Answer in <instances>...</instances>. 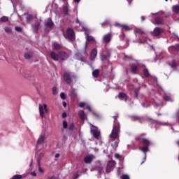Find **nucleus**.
<instances>
[{
	"mask_svg": "<svg viewBox=\"0 0 179 179\" xmlns=\"http://www.w3.org/2000/svg\"><path fill=\"white\" fill-rule=\"evenodd\" d=\"M32 55L31 53H25L24 54V58H26V59H30L31 58Z\"/></svg>",
	"mask_w": 179,
	"mask_h": 179,
	"instance_id": "nucleus-30",
	"label": "nucleus"
},
{
	"mask_svg": "<svg viewBox=\"0 0 179 179\" xmlns=\"http://www.w3.org/2000/svg\"><path fill=\"white\" fill-rule=\"evenodd\" d=\"M138 33H143V31L139 30V31H138Z\"/></svg>",
	"mask_w": 179,
	"mask_h": 179,
	"instance_id": "nucleus-52",
	"label": "nucleus"
},
{
	"mask_svg": "<svg viewBox=\"0 0 179 179\" xmlns=\"http://www.w3.org/2000/svg\"><path fill=\"white\" fill-rule=\"evenodd\" d=\"M139 150L143 152V153H146L149 150V146L145 145L143 148H140Z\"/></svg>",
	"mask_w": 179,
	"mask_h": 179,
	"instance_id": "nucleus-21",
	"label": "nucleus"
},
{
	"mask_svg": "<svg viewBox=\"0 0 179 179\" xmlns=\"http://www.w3.org/2000/svg\"><path fill=\"white\" fill-rule=\"evenodd\" d=\"M52 47L54 50H61V48H62L61 45L58 44L57 43H54Z\"/></svg>",
	"mask_w": 179,
	"mask_h": 179,
	"instance_id": "nucleus-17",
	"label": "nucleus"
},
{
	"mask_svg": "<svg viewBox=\"0 0 179 179\" xmlns=\"http://www.w3.org/2000/svg\"><path fill=\"white\" fill-rule=\"evenodd\" d=\"M110 40H111V34H108L103 36V41L105 43H110Z\"/></svg>",
	"mask_w": 179,
	"mask_h": 179,
	"instance_id": "nucleus-13",
	"label": "nucleus"
},
{
	"mask_svg": "<svg viewBox=\"0 0 179 179\" xmlns=\"http://www.w3.org/2000/svg\"><path fill=\"white\" fill-rule=\"evenodd\" d=\"M36 157H37V161L40 162V160H41V159H43V157H44V152L38 153L36 155Z\"/></svg>",
	"mask_w": 179,
	"mask_h": 179,
	"instance_id": "nucleus-19",
	"label": "nucleus"
},
{
	"mask_svg": "<svg viewBox=\"0 0 179 179\" xmlns=\"http://www.w3.org/2000/svg\"><path fill=\"white\" fill-rule=\"evenodd\" d=\"M138 69V67L135 65L131 66V72L132 73H136V71Z\"/></svg>",
	"mask_w": 179,
	"mask_h": 179,
	"instance_id": "nucleus-26",
	"label": "nucleus"
},
{
	"mask_svg": "<svg viewBox=\"0 0 179 179\" xmlns=\"http://www.w3.org/2000/svg\"><path fill=\"white\" fill-rule=\"evenodd\" d=\"M96 55H97V50L96 49L92 50L91 52V57H90L91 61L94 60V58H96Z\"/></svg>",
	"mask_w": 179,
	"mask_h": 179,
	"instance_id": "nucleus-12",
	"label": "nucleus"
},
{
	"mask_svg": "<svg viewBox=\"0 0 179 179\" xmlns=\"http://www.w3.org/2000/svg\"><path fill=\"white\" fill-rule=\"evenodd\" d=\"M122 179H129V176L123 175V176H122Z\"/></svg>",
	"mask_w": 179,
	"mask_h": 179,
	"instance_id": "nucleus-37",
	"label": "nucleus"
},
{
	"mask_svg": "<svg viewBox=\"0 0 179 179\" xmlns=\"http://www.w3.org/2000/svg\"><path fill=\"white\" fill-rule=\"evenodd\" d=\"M60 97H61V99H62L63 100H65V99H66L65 94H64V92H62V93L60 94Z\"/></svg>",
	"mask_w": 179,
	"mask_h": 179,
	"instance_id": "nucleus-34",
	"label": "nucleus"
},
{
	"mask_svg": "<svg viewBox=\"0 0 179 179\" xmlns=\"http://www.w3.org/2000/svg\"><path fill=\"white\" fill-rule=\"evenodd\" d=\"M52 93L53 94H57V87H54L52 88Z\"/></svg>",
	"mask_w": 179,
	"mask_h": 179,
	"instance_id": "nucleus-39",
	"label": "nucleus"
},
{
	"mask_svg": "<svg viewBox=\"0 0 179 179\" xmlns=\"http://www.w3.org/2000/svg\"><path fill=\"white\" fill-rule=\"evenodd\" d=\"M118 134H120V123L115 122L110 137L113 138V139H117L118 138Z\"/></svg>",
	"mask_w": 179,
	"mask_h": 179,
	"instance_id": "nucleus-2",
	"label": "nucleus"
},
{
	"mask_svg": "<svg viewBox=\"0 0 179 179\" xmlns=\"http://www.w3.org/2000/svg\"><path fill=\"white\" fill-rule=\"evenodd\" d=\"M115 166V162L114 161H110L108 163L106 171L107 173H110L111 169Z\"/></svg>",
	"mask_w": 179,
	"mask_h": 179,
	"instance_id": "nucleus-10",
	"label": "nucleus"
},
{
	"mask_svg": "<svg viewBox=\"0 0 179 179\" xmlns=\"http://www.w3.org/2000/svg\"><path fill=\"white\" fill-rule=\"evenodd\" d=\"M78 115L81 120H85V112L83 110H80L78 113Z\"/></svg>",
	"mask_w": 179,
	"mask_h": 179,
	"instance_id": "nucleus-22",
	"label": "nucleus"
},
{
	"mask_svg": "<svg viewBox=\"0 0 179 179\" xmlns=\"http://www.w3.org/2000/svg\"><path fill=\"white\" fill-rule=\"evenodd\" d=\"M78 106L80 108L85 107V106H86V103L80 102V103H78Z\"/></svg>",
	"mask_w": 179,
	"mask_h": 179,
	"instance_id": "nucleus-33",
	"label": "nucleus"
},
{
	"mask_svg": "<svg viewBox=\"0 0 179 179\" xmlns=\"http://www.w3.org/2000/svg\"><path fill=\"white\" fill-rule=\"evenodd\" d=\"M1 22H6L9 20V18L7 16H3L0 19Z\"/></svg>",
	"mask_w": 179,
	"mask_h": 179,
	"instance_id": "nucleus-23",
	"label": "nucleus"
},
{
	"mask_svg": "<svg viewBox=\"0 0 179 179\" xmlns=\"http://www.w3.org/2000/svg\"><path fill=\"white\" fill-rule=\"evenodd\" d=\"M100 71L99 70H95L93 71L92 75L94 78H97Z\"/></svg>",
	"mask_w": 179,
	"mask_h": 179,
	"instance_id": "nucleus-24",
	"label": "nucleus"
},
{
	"mask_svg": "<svg viewBox=\"0 0 179 179\" xmlns=\"http://www.w3.org/2000/svg\"><path fill=\"white\" fill-rule=\"evenodd\" d=\"M70 96H71V97H73V99H76V97H78V94H76L75 90H71L70 91Z\"/></svg>",
	"mask_w": 179,
	"mask_h": 179,
	"instance_id": "nucleus-16",
	"label": "nucleus"
},
{
	"mask_svg": "<svg viewBox=\"0 0 179 179\" xmlns=\"http://www.w3.org/2000/svg\"><path fill=\"white\" fill-rule=\"evenodd\" d=\"M145 76H149V71L148 70H144Z\"/></svg>",
	"mask_w": 179,
	"mask_h": 179,
	"instance_id": "nucleus-40",
	"label": "nucleus"
},
{
	"mask_svg": "<svg viewBox=\"0 0 179 179\" xmlns=\"http://www.w3.org/2000/svg\"><path fill=\"white\" fill-rule=\"evenodd\" d=\"M108 23H110V22L108 20H106L101 24V26H106V24H108Z\"/></svg>",
	"mask_w": 179,
	"mask_h": 179,
	"instance_id": "nucleus-38",
	"label": "nucleus"
},
{
	"mask_svg": "<svg viewBox=\"0 0 179 179\" xmlns=\"http://www.w3.org/2000/svg\"><path fill=\"white\" fill-rule=\"evenodd\" d=\"M66 117V113H62V117L65 118Z\"/></svg>",
	"mask_w": 179,
	"mask_h": 179,
	"instance_id": "nucleus-47",
	"label": "nucleus"
},
{
	"mask_svg": "<svg viewBox=\"0 0 179 179\" xmlns=\"http://www.w3.org/2000/svg\"><path fill=\"white\" fill-rule=\"evenodd\" d=\"M173 13H179V5H176L172 7Z\"/></svg>",
	"mask_w": 179,
	"mask_h": 179,
	"instance_id": "nucleus-15",
	"label": "nucleus"
},
{
	"mask_svg": "<svg viewBox=\"0 0 179 179\" xmlns=\"http://www.w3.org/2000/svg\"><path fill=\"white\" fill-rule=\"evenodd\" d=\"M94 155H87L85 158H84V162L85 163L87 164H90L92 163V162H93L94 159Z\"/></svg>",
	"mask_w": 179,
	"mask_h": 179,
	"instance_id": "nucleus-7",
	"label": "nucleus"
},
{
	"mask_svg": "<svg viewBox=\"0 0 179 179\" xmlns=\"http://www.w3.org/2000/svg\"><path fill=\"white\" fill-rule=\"evenodd\" d=\"M15 30H16V31H22V28L19 27H16Z\"/></svg>",
	"mask_w": 179,
	"mask_h": 179,
	"instance_id": "nucleus-42",
	"label": "nucleus"
},
{
	"mask_svg": "<svg viewBox=\"0 0 179 179\" xmlns=\"http://www.w3.org/2000/svg\"><path fill=\"white\" fill-rule=\"evenodd\" d=\"M44 139H45V135L41 134L37 141V145H43L44 143Z\"/></svg>",
	"mask_w": 179,
	"mask_h": 179,
	"instance_id": "nucleus-11",
	"label": "nucleus"
},
{
	"mask_svg": "<svg viewBox=\"0 0 179 179\" xmlns=\"http://www.w3.org/2000/svg\"><path fill=\"white\" fill-rule=\"evenodd\" d=\"M69 8H68V6H64L63 7V12L64 13H65L66 15H68V12H69Z\"/></svg>",
	"mask_w": 179,
	"mask_h": 179,
	"instance_id": "nucleus-25",
	"label": "nucleus"
},
{
	"mask_svg": "<svg viewBox=\"0 0 179 179\" xmlns=\"http://www.w3.org/2000/svg\"><path fill=\"white\" fill-rule=\"evenodd\" d=\"M63 127L64 128H68V122L66 121H63Z\"/></svg>",
	"mask_w": 179,
	"mask_h": 179,
	"instance_id": "nucleus-35",
	"label": "nucleus"
},
{
	"mask_svg": "<svg viewBox=\"0 0 179 179\" xmlns=\"http://www.w3.org/2000/svg\"><path fill=\"white\" fill-rule=\"evenodd\" d=\"M115 26H117V27H120L122 31H129L132 30V28L127 24H121L116 23Z\"/></svg>",
	"mask_w": 179,
	"mask_h": 179,
	"instance_id": "nucleus-5",
	"label": "nucleus"
},
{
	"mask_svg": "<svg viewBox=\"0 0 179 179\" xmlns=\"http://www.w3.org/2000/svg\"><path fill=\"white\" fill-rule=\"evenodd\" d=\"M31 174L33 176V177H36V176H37V173H36V172H32Z\"/></svg>",
	"mask_w": 179,
	"mask_h": 179,
	"instance_id": "nucleus-46",
	"label": "nucleus"
},
{
	"mask_svg": "<svg viewBox=\"0 0 179 179\" xmlns=\"http://www.w3.org/2000/svg\"><path fill=\"white\" fill-rule=\"evenodd\" d=\"M46 26L48 27H52L54 26V23L52 22V20L51 19H48L46 22Z\"/></svg>",
	"mask_w": 179,
	"mask_h": 179,
	"instance_id": "nucleus-20",
	"label": "nucleus"
},
{
	"mask_svg": "<svg viewBox=\"0 0 179 179\" xmlns=\"http://www.w3.org/2000/svg\"><path fill=\"white\" fill-rule=\"evenodd\" d=\"M73 127H74L73 124H71L69 128L70 130H72V129H73Z\"/></svg>",
	"mask_w": 179,
	"mask_h": 179,
	"instance_id": "nucleus-45",
	"label": "nucleus"
},
{
	"mask_svg": "<svg viewBox=\"0 0 179 179\" xmlns=\"http://www.w3.org/2000/svg\"><path fill=\"white\" fill-rule=\"evenodd\" d=\"M163 22V21H162V19L160 18H157L155 19V24H162V23Z\"/></svg>",
	"mask_w": 179,
	"mask_h": 179,
	"instance_id": "nucleus-29",
	"label": "nucleus"
},
{
	"mask_svg": "<svg viewBox=\"0 0 179 179\" xmlns=\"http://www.w3.org/2000/svg\"><path fill=\"white\" fill-rule=\"evenodd\" d=\"M85 34L87 36V41H90V43H94V41H96L93 36H90L89 34H87V33H86Z\"/></svg>",
	"mask_w": 179,
	"mask_h": 179,
	"instance_id": "nucleus-14",
	"label": "nucleus"
},
{
	"mask_svg": "<svg viewBox=\"0 0 179 179\" xmlns=\"http://www.w3.org/2000/svg\"><path fill=\"white\" fill-rule=\"evenodd\" d=\"M163 33V30L160 28H155L154 31L152 33V36L155 37H157V36H160Z\"/></svg>",
	"mask_w": 179,
	"mask_h": 179,
	"instance_id": "nucleus-8",
	"label": "nucleus"
},
{
	"mask_svg": "<svg viewBox=\"0 0 179 179\" xmlns=\"http://www.w3.org/2000/svg\"><path fill=\"white\" fill-rule=\"evenodd\" d=\"M22 178H23V176L22 175H15L12 178V179H22Z\"/></svg>",
	"mask_w": 179,
	"mask_h": 179,
	"instance_id": "nucleus-28",
	"label": "nucleus"
},
{
	"mask_svg": "<svg viewBox=\"0 0 179 179\" xmlns=\"http://www.w3.org/2000/svg\"><path fill=\"white\" fill-rule=\"evenodd\" d=\"M55 157L56 159H58V157H59V154H56L55 156Z\"/></svg>",
	"mask_w": 179,
	"mask_h": 179,
	"instance_id": "nucleus-49",
	"label": "nucleus"
},
{
	"mask_svg": "<svg viewBox=\"0 0 179 179\" xmlns=\"http://www.w3.org/2000/svg\"><path fill=\"white\" fill-rule=\"evenodd\" d=\"M63 106H64V107H66V103L63 102Z\"/></svg>",
	"mask_w": 179,
	"mask_h": 179,
	"instance_id": "nucleus-50",
	"label": "nucleus"
},
{
	"mask_svg": "<svg viewBox=\"0 0 179 179\" xmlns=\"http://www.w3.org/2000/svg\"><path fill=\"white\" fill-rule=\"evenodd\" d=\"M171 66L172 68H176L177 66V64H176V62L173 61L172 62V63L171 64Z\"/></svg>",
	"mask_w": 179,
	"mask_h": 179,
	"instance_id": "nucleus-36",
	"label": "nucleus"
},
{
	"mask_svg": "<svg viewBox=\"0 0 179 179\" xmlns=\"http://www.w3.org/2000/svg\"><path fill=\"white\" fill-rule=\"evenodd\" d=\"M66 38H69V40H75V33L73 32V29H67Z\"/></svg>",
	"mask_w": 179,
	"mask_h": 179,
	"instance_id": "nucleus-6",
	"label": "nucleus"
},
{
	"mask_svg": "<svg viewBox=\"0 0 179 179\" xmlns=\"http://www.w3.org/2000/svg\"><path fill=\"white\" fill-rule=\"evenodd\" d=\"M39 112L41 118L45 117V114H48V109L47 108V104H40L39 105Z\"/></svg>",
	"mask_w": 179,
	"mask_h": 179,
	"instance_id": "nucleus-4",
	"label": "nucleus"
},
{
	"mask_svg": "<svg viewBox=\"0 0 179 179\" xmlns=\"http://www.w3.org/2000/svg\"><path fill=\"white\" fill-rule=\"evenodd\" d=\"M115 157L116 159H120V157H121V155H120V154H115Z\"/></svg>",
	"mask_w": 179,
	"mask_h": 179,
	"instance_id": "nucleus-44",
	"label": "nucleus"
},
{
	"mask_svg": "<svg viewBox=\"0 0 179 179\" xmlns=\"http://www.w3.org/2000/svg\"><path fill=\"white\" fill-rule=\"evenodd\" d=\"M142 143L145 145V146H149L150 145V141L146 138H142Z\"/></svg>",
	"mask_w": 179,
	"mask_h": 179,
	"instance_id": "nucleus-18",
	"label": "nucleus"
},
{
	"mask_svg": "<svg viewBox=\"0 0 179 179\" xmlns=\"http://www.w3.org/2000/svg\"><path fill=\"white\" fill-rule=\"evenodd\" d=\"M87 108L90 111H92V108H90V106H89V105L87 106Z\"/></svg>",
	"mask_w": 179,
	"mask_h": 179,
	"instance_id": "nucleus-48",
	"label": "nucleus"
},
{
	"mask_svg": "<svg viewBox=\"0 0 179 179\" xmlns=\"http://www.w3.org/2000/svg\"><path fill=\"white\" fill-rule=\"evenodd\" d=\"M84 29H85V30H86V28H84Z\"/></svg>",
	"mask_w": 179,
	"mask_h": 179,
	"instance_id": "nucleus-55",
	"label": "nucleus"
},
{
	"mask_svg": "<svg viewBox=\"0 0 179 179\" xmlns=\"http://www.w3.org/2000/svg\"><path fill=\"white\" fill-rule=\"evenodd\" d=\"M27 22H30V20H33V16L30 15H28L27 16Z\"/></svg>",
	"mask_w": 179,
	"mask_h": 179,
	"instance_id": "nucleus-31",
	"label": "nucleus"
},
{
	"mask_svg": "<svg viewBox=\"0 0 179 179\" xmlns=\"http://www.w3.org/2000/svg\"><path fill=\"white\" fill-rule=\"evenodd\" d=\"M38 171L39 173H44V170L43 169H41V167H38Z\"/></svg>",
	"mask_w": 179,
	"mask_h": 179,
	"instance_id": "nucleus-43",
	"label": "nucleus"
},
{
	"mask_svg": "<svg viewBox=\"0 0 179 179\" xmlns=\"http://www.w3.org/2000/svg\"><path fill=\"white\" fill-rule=\"evenodd\" d=\"M4 30L6 33H8L9 34L12 33V29H10V27H6L4 28Z\"/></svg>",
	"mask_w": 179,
	"mask_h": 179,
	"instance_id": "nucleus-27",
	"label": "nucleus"
},
{
	"mask_svg": "<svg viewBox=\"0 0 179 179\" xmlns=\"http://www.w3.org/2000/svg\"><path fill=\"white\" fill-rule=\"evenodd\" d=\"M80 0H74V2H79Z\"/></svg>",
	"mask_w": 179,
	"mask_h": 179,
	"instance_id": "nucleus-53",
	"label": "nucleus"
},
{
	"mask_svg": "<svg viewBox=\"0 0 179 179\" xmlns=\"http://www.w3.org/2000/svg\"><path fill=\"white\" fill-rule=\"evenodd\" d=\"M119 97H120V99H124V97H127V94H124V93H120V94H119Z\"/></svg>",
	"mask_w": 179,
	"mask_h": 179,
	"instance_id": "nucleus-32",
	"label": "nucleus"
},
{
	"mask_svg": "<svg viewBox=\"0 0 179 179\" xmlns=\"http://www.w3.org/2000/svg\"><path fill=\"white\" fill-rule=\"evenodd\" d=\"M80 25L82 26L83 27V24H82V23H80Z\"/></svg>",
	"mask_w": 179,
	"mask_h": 179,
	"instance_id": "nucleus-54",
	"label": "nucleus"
},
{
	"mask_svg": "<svg viewBox=\"0 0 179 179\" xmlns=\"http://www.w3.org/2000/svg\"><path fill=\"white\" fill-rule=\"evenodd\" d=\"M63 1H66V0H63Z\"/></svg>",
	"mask_w": 179,
	"mask_h": 179,
	"instance_id": "nucleus-56",
	"label": "nucleus"
},
{
	"mask_svg": "<svg viewBox=\"0 0 179 179\" xmlns=\"http://www.w3.org/2000/svg\"><path fill=\"white\" fill-rule=\"evenodd\" d=\"M141 19H142L143 21L145 20V17L142 16Z\"/></svg>",
	"mask_w": 179,
	"mask_h": 179,
	"instance_id": "nucleus-51",
	"label": "nucleus"
},
{
	"mask_svg": "<svg viewBox=\"0 0 179 179\" xmlns=\"http://www.w3.org/2000/svg\"><path fill=\"white\" fill-rule=\"evenodd\" d=\"M90 129L91 134L93 135L94 138H95V139H99V138H100V131H99L97 127L90 124Z\"/></svg>",
	"mask_w": 179,
	"mask_h": 179,
	"instance_id": "nucleus-3",
	"label": "nucleus"
},
{
	"mask_svg": "<svg viewBox=\"0 0 179 179\" xmlns=\"http://www.w3.org/2000/svg\"><path fill=\"white\" fill-rule=\"evenodd\" d=\"M64 78L66 83H71V82H72V78L71 77V74L68 72H66L64 73Z\"/></svg>",
	"mask_w": 179,
	"mask_h": 179,
	"instance_id": "nucleus-9",
	"label": "nucleus"
},
{
	"mask_svg": "<svg viewBox=\"0 0 179 179\" xmlns=\"http://www.w3.org/2000/svg\"><path fill=\"white\" fill-rule=\"evenodd\" d=\"M164 100L166 101H170L171 100V98L170 96H164Z\"/></svg>",
	"mask_w": 179,
	"mask_h": 179,
	"instance_id": "nucleus-41",
	"label": "nucleus"
},
{
	"mask_svg": "<svg viewBox=\"0 0 179 179\" xmlns=\"http://www.w3.org/2000/svg\"><path fill=\"white\" fill-rule=\"evenodd\" d=\"M50 57L52 59H54V61H64V59H66L69 55L64 52H61L58 54L52 52L50 53Z\"/></svg>",
	"mask_w": 179,
	"mask_h": 179,
	"instance_id": "nucleus-1",
	"label": "nucleus"
}]
</instances>
